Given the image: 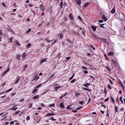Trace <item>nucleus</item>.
Wrapping results in <instances>:
<instances>
[{"label":"nucleus","instance_id":"24","mask_svg":"<svg viewBox=\"0 0 125 125\" xmlns=\"http://www.w3.org/2000/svg\"><path fill=\"white\" fill-rule=\"evenodd\" d=\"M61 53L59 52L57 55V56L58 57V58L59 59L61 57Z\"/></svg>","mask_w":125,"mask_h":125},{"label":"nucleus","instance_id":"60","mask_svg":"<svg viewBox=\"0 0 125 125\" xmlns=\"http://www.w3.org/2000/svg\"><path fill=\"white\" fill-rule=\"evenodd\" d=\"M85 31V30L84 29H83L82 31V32L83 34V35L84 36V32Z\"/></svg>","mask_w":125,"mask_h":125},{"label":"nucleus","instance_id":"34","mask_svg":"<svg viewBox=\"0 0 125 125\" xmlns=\"http://www.w3.org/2000/svg\"><path fill=\"white\" fill-rule=\"evenodd\" d=\"M12 88H10V89H9V90H7V91L5 92V93H7V92H10V91H11V90H12Z\"/></svg>","mask_w":125,"mask_h":125},{"label":"nucleus","instance_id":"20","mask_svg":"<svg viewBox=\"0 0 125 125\" xmlns=\"http://www.w3.org/2000/svg\"><path fill=\"white\" fill-rule=\"evenodd\" d=\"M31 46V44L30 43H29L27 45L26 48H30Z\"/></svg>","mask_w":125,"mask_h":125},{"label":"nucleus","instance_id":"27","mask_svg":"<svg viewBox=\"0 0 125 125\" xmlns=\"http://www.w3.org/2000/svg\"><path fill=\"white\" fill-rule=\"evenodd\" d=\"M89 85V83H87L86 84H83V86L85 87H87L88 85Z\"/></svg>","mask_w":125,"mask_h":125},{"label":"nucleus","instance_id":"54","mask_svg":"<svg viewBox=\"0 0 125 125\" xmlns=\"http://www.w3.org/2000/svg\"><path fill=\"white\" fill-rule=\"evenodd\" d=\"M32 104H31L29 105V108L32 107Z\"/></svg>","mask_w":125,"mask_h":125},{"label":"nucleus","instance_id":"35","mask_svg":"<svg viewBox=\"0 0 125 125\" xmlns=\"http://www.w3.org/2000/svg\"><path fill=\"white\" fill-rule=\"evenodd\" d=\"M83 89L84 90H87V91H91L90 90H89L88 89H87V88H83Z\"/></svg>","mask_w":125,"mask_h":125},{"label":"nucleus","instance_id":"19","mask_svg":"<svg viewBox=\"0 0 125 125\" xmlns=\"http://www.w3.org/2000/svg\"><path fill=\"white\" fill-rule=\"evenodd\" d=\"M47 59V58H45L43 59L41 61L40 63H42L43 62H45L46 61V60Z\"/></svg>","mask_w":125,"mask_h":125},{"label":"nucleus","instance_id":"47","mask_svg":"<svg viewBox=\"0 0 125 125\" xmlns=\"http://www.w3.org/2000/svg\"><path fill=\"white\" fill-rule=\"evenodd\" d=\"M83 103V101H80L79 103L81 104H82Z\"/></svg>","mask_w":125,"mask_h":125},{"label":"nucleus","instance_id":"31","mask_svg":"<svg viewBox=\"0 0 125 125\" xmlns=\"http://www.w3.org/2000/svg\"><path fill=\"white\" fill-rule=\"evenodd\" d=\"M71 58L70 57H66V61H67L69 60Z\"/></svg>","mask_w":125,"mask_h":125},{"label":"nucleus","instance_id":"61","mask_svg":"<svg viewBox=\"0 0 125 125\" xmlns=\"http://www.w3.org/2000/svg\"><path fill=\"white\" fill-rule=\"evenodd\" d=\"M2 35V31H0V36H1Z\"/></svg>","mask_w":125,"mask_h":125},{"label":"nucleus","instance_id":"45","mask_svg":"<svg viewBox=\"0 0 125 125\" xmlns=\"http://www.w3.org/2000/svg\"><path fill=\"white\" fill-rule=\"evenodd\" d=\"M31 11L32 12L31 13H32V14L35 15V13L34 11L33 10H31Z\"/></svg>","mask_w":125,"mask_h":125},{"label":"nucleus","instance_id":"2","mask_svg":"<svg viewBox=\"0 0 125 125\" xmlns=\"http://www.w3.org/2000/svg\"><path fill=\"white\" fill-rule=\"evenodd\" d=\"M99 40H101L102 42H103L104 43H106L107 44L108 43V42H107V40L106 39L100 38H99Z\"/></svg>","mask_w":125,"mask_h":125},{"label":"nucleus","instance_id":"57","mask_svg":"<svg viewBox=\"0 0 125 125\" xmlns=\"http://www.w3.org/2000/svg\"><path fill=\"white\" fill-rule=\"evenodd\" d=\"M2 5L4 7H6V6L4 2H3L2 3Z\"/></svg>","mask_w":125,"mask_h":125},{"label":"nucleus","instance_id":"44","mask_svg":"<svg viewBox=\"0 0 125 125\" xmlns=\"http://www.w3.org/2000/svg\"><path fill=\"white\" fill-rule=\"evenodd\" d=\"M13 39V37H11V38H10V42L11 43V42L12 41V40Z\"/></svg>","mask_w":125,"mask_h":125},{"label":"nucleus","instance_id":"18","mask_svg":"<svg viewBox=\"0 0 125 125\" xmlns=\"http://www.w3.org/2000/svg\"><path fill=\"white\" fill-rule=\"evenodd\" d=\"M60 106L62 108H64V106L63 103H61L60 105Z\"/></svg>","mask_w":125,"mask_h":125},{"label":"nucleus","instance_id":"10","mask_svg":"<svg viewBox=\"0 0 125 125\" xmlns=\"http://www.w3.org/2000/svg\"><path fill=\"white\" fill-rule=\"evenodd\" d=\"M69 17L70 19L71 20L74 19V18L71 13H70L69 15Z\"/></svg>","mask_w":125,"mask_h":125},{"label":"nucleus","instance_id":"62","mask_svg":"<svg viewBox=\"0 0 125 125\" xmlns=\"http://www.w3.org/2000/svg\"><path fill=\"white\" fill-rule=\"evenodd\" d=\"M10 70V68H8L7 69L6 71H5L7 73V72H8Z\"/></svg>","mask_w":125,"mask_h":125},{"label":"nucleus","instance_id":"11","mask_svg":"<svg viewBox=\"0 0 125 125\" xmlns=\"http://www.w3.org/2000/svg\"><path fill=\"white\" fill-rule=\"evenodd\" d=\"M91 27L92 30H93L94 31V32L95 31L96 28L95 26H92Z\"/></svg>","mask_w":125,"mask_h":125},{"label":"nucleus","instance_id":"53","mask_svg":"<svg viewBox=\"0 0 125 125\" xmlns=\"http://www.w3.org/2000/svg\"><path fill=\"white\" fill-rule=\"evenodd\" d=\"M98 22L100 23H103V21L102 20H100L98 21Z\"/></svg>","mask_w":125,"mask_h":125},{"label":"nucleus","instance_id":"52","mask_svg":"<svg viewBox=\"0 0 125 125\" xmlns=\"http://www.w3.org/2000/svg\"><path fill=\"white\" fill-rule=\"evenodd\" d=\"M109 99V98H106V99H105L104 100V101H106H106H108V100Z\"/></svg>","mask_w":125,"mask_h":125},{"label":"nucleus","instance_id":"25","mask_svg":"<svg viewBox=\"0 0 125 125\" xmlns=\"http://www.w3.org/2000/svg\"><path fill=\"white\" fill-rule=\"evenodd\" d=\"M39 97V95H37L33 97V99H36L38 98Z\"/></svg>","mask_w":125,"mask_h":125},{"label":"nucleus","instance_id":"3","mask_svg":"<svg viewBox=\"0 0 125 125\" xmlns=\"http://www.w3.org/2000/svg\"><path fill=\"white\" fill-rule=\"evenodd\" d=\"M92 34V37L93 38L97 40H99V38H100V37H97L95 35H94L93 33Z\"/></svg>","mask_w":125,"mask_h":125},{"label":"nucleus","instance_id":"64","mask_svg":"<svg viewBox=\"0 0 125 125\" xmlns=\"http://www.w3.org/2000/svg\"><path fill=\"white\" fill-rule=\"evenodd\" d=\"M14 122L13 121L11 122L10 123V124L11 125H13L14 124Z\"/></svg>","mask_w":125,"mask_h":125},{"label":"nucleus","instance_id":"37","mask_svg":"<svg viewBox=\"0 0 125 125\" xmlns=\"http://www.w3.org/2000/svg\"><path fill=\"white\" fill-rule=\"evenodd\" d=\"M112 62L114 64H116V62L114 60H112Z\"/></svg>","mask_w":125,"mask_h":125},{"label":"nucleus","instance_id":"16","mask_svg":"<svg viewBox=\"0 0 125 125\" xmlns=\"http://www.w3.org/2000/svg\"><path fill=\"white\" fill-rule=\"evenodd\" d=\"M62 5H63V3L62 2V0L59 5V6L60 7V9H61L62 8Z\"/></svg>","mask_w":125,"mask_h":125},{"label":"nucleus","instance_id":"36","mask_svg":"<svg viewBox=\"0 0 125 125\" xmlns=\"http://www.w3.org/2000/svg\"><path fill=\"white\" fill-rule=\"evenodd\" d=\"M107 87L108 88L110 89H112V87H111V86H110V85L109 84H108V86H107Z\"/></svg>","mask_w":125,"mask_h":125},{"label":"nucleus","instance_id":"9","mask_svg":"<svg viewBox=\"0 0 125 125\" xmlns=\"http://www.w3.org/2000/svg\"><path fill=\"white\" fill-rule=\"evenodd\" d=\"M81 0H74L75 1L78 5H80L81 4Z\"/></svg>","mask_w":125,"mask_h":125},{"label":"nucleus","instance_id":"40","mask_svg":"<svg viewBox=\"0 0 125 125\" xmlns=\"http://www.w3.org/2000/svg\"><path fill=\"white\" fill-rule=\"evenodd\" d=\"M37 89H36V88L32 92V93H35L37 91Z\"/></svg>","mask_w":125,"mask_h":125},{"label":"nucleus","instance_id":"8","mask_svg":"<svg viewBox=\"0 0 125 125\" xmlns=\"http://www.w3.org/2000/svg\"><path fill=\"white\" fill-rule=\"evenodd\" d=\"M20 76H19L15 80V84L17 83H18L20 79Z\"/></svg>","mask_w":125,"mask_h":125},{"label":"nucleus","instance_id":"13","mask_svg":"<svg viewBox=\"0 0 125 125\" xmlns=\"http://www.w3.org/2000/svg\"><path fill=\"white\" fill-rule=\"evenodd\" d=\"M54 115L55 114H54L48 113L46 115L47 116H51L52 115Z\"/></svg>","mask_w":125,"mask_h":125},{"label":"nucleus","instance_id":"14","mask_svg":"<svg viewBox=\"0 0 125 125\" xmlns=\"http://www.w3.org/2000/svg\"><path fill=\"white\" fill-rule=\"evenodd\" d=\"M58 36L61 39H62L63 37V35L61 33H60L58 34Z\"/></svg>","mask_w":125,"mask_h":125},{"label":"nucleus","instance_id":"4","mask_svg":"<svg viewBox=\"0 0 125 125\" xmlns=\"http://www.w3.org/2000/svg\"><path fill=\"white\" fill-rule=\"evenodd\" d=\"M39 78V77H38V75H36L33 77L32 80L33 81L34 80H38Z\"/></svg>","mask_w":125,"mask_h":125},{"label":"nucleus","instance_id":"21","mask_svg":"<svg viewBox=\"0 0 125 125\" xmlns=\"http://www.w3.org/2000/svg\"><path fill=\"white\" fill-rule=\"evenodd\" d=\"M119 83L121 84V86H122L123 88H124V87H125L123 83H122V81H120L119 82Z\"/></svg>","mask_w":125,"mask_h":125},{"label":"nucleus","instance_id":"39","mask_svg":"<svg viewBox=\"0 0 125 125\" xmlns=\"http://www.w3.org/2000/svg\"><path fill=\"white\" fill-rule=\"evenodd\" d=\"M48 90H46V91H45L42 94H44L45 93H47L48 92Z\"/></svg>","mask_w":125,"mask_h":125},{"label":"nucleus","instance_id":"33","mask_svg":"<svg viewBox=\"0 0 125 125\" xmlns=\"http://www.w3.org/2000/svg\"><path fill=\"white\" fill-rule=\"evenodd\" d=\"M75 75V74H73V75L70 78H69V79L70 80H71L73 78V77L74 76V75Z\"/></svg>","mask_w":125,"mask_h":125},{"label":"nucleus","instance_id":"22","mask_svg":"<svg viewBox=\"0 0 125 125\" xmlns=\"http://www.w3.org/2000/svg\"><path fill=\"white\" fill-rule=\"evenodd\" d=\"M111 100L112 102L113 103H115V100H114V98L112 96H111Z\"/></svg>","mask_w":125,"mask_h":125},{"label":"nucleus","instance_id":"6","mask_svg":"<svg viewBox=\"0 0 125 125\" xmlns=\"http://www.w3.org/2000/svg\"><path fill=\"white\" fill-rule=\"evenodd\" d=\"M102 18L104 21H106L107 20V18L106 17V16L104 14H103L102 16Z\"/></svg>","mask_w":125,"mask_h":125},{"label":"nucleus","instance_id":"26","mask_svg":"<svg viewBox=\"0 0 125 125\" xmlns=\"http://www.w3.org/2000/svg\"><path fill=\"white\" fill-rule=\"evenodd\" d=\"M90 4V3L89 2H87V3H85L84 5V7H85L89 5Z\"/></svg>","mask_w":125,"mask_h":125},{"label":"nucleus","instance_id":"32","mask_svg":"<svg viewBox=\"0 0 125 125\" xmlns=\"http://www.w3.org/2000/svg\"><path fill=\"white\" fill-rule=\"evenodd\" d=\"M104 24H102L101 25H100L99 26L101 28H105V27L103 26L104 25Z\"/></svg>","mask_w":125,"mask_h":125},{"label":"nucleus","instance_id":"17","mask_svg":"<svg viewBox=\"0 0 125 125\" xmlns=\"http://www.w3.org/2000/svg\"><path fill=\"white\" fill-rule=\"evenodd\" d=\"M55 104H49L48 105V107H55Z\"/></svg>","mask_w":125,"mask_h":125},{"label":"nucleus","instance_id":"5","mask_svg":"<svg viewBox=\"0 0 125 125\" xmlns=\"http://www.w3.org/2000/svg\"><path fill=\"white\" fill-rule=\"evenodd\" d=\"M40 9L42 11H43L45 10V7L42 4H41L40 5Z\"/></svg>","mask_w":125,"mask_h":125},{"label":"nucleus","instance_id":"56","mask_svg":"<svg viewBox=\"0 0 125 125\" xmlns=\"http://www.w3.org/2000/svg\"><path fill=\"white\" fill-rule=\"evenodd\" d=\"M82 107H79L78 108L76 109V110H79L80 109H81L82 108Z\"/></svg>","mask_w":125,"mask_h":125},{"label":"nucleus","instance_id":"30","mask_svg":"<svg viewBox=\"0 0 125 125\" xmlns=\"http://www.w3.org/2000/svg\"><path fill=\"white\" fill-rule=\"evenodd\" d=\"M21 55H19V54H18L17 56V59L18 60H20V57Z\"/></svg>","mask_w":125,"mask_h":125},{"label":"nucleus","instance_id":"38","mask_svg":"<svg viewBox=\"0 0 125 125\" xmlns=\"http://www.w3.org/2000/svg\"><path fill=\"white\" fill-rule=\"evenodd\" d=\"M27 65H24L23 67V68L24 69H25L27 67Z\"/></svg>","mask_w":125,"mask_h":125},{"label":"nucleus","instance_id":"7","mask_svg":"<svg viewBox=\"0 0 125 125\" xmlns=\"http://www.w3.org/2000/svg\"><path fill=\"white\" fill-rule=\"evenodd\" d=\"M115 7H114L112 9V10H111L110 12L111 13L113 14L115 13Z\"/></svg>","mask_w":125,"mask_h":125},{"label":"nucleus","instance_id":"15","mask_svg":"<svg viewBox=\"0 0 125 125\" xmlns=\"http://www.w3.org/2000/svg\"><path fill=\"white\" fill-rule=\"evenodd\" d=\"M114 54V53L112 52H110L108 54V55L109 56H112Z\"/></svg>","mask_w":125,"mask_h":125},{"label":"nucleus","instance_id":"46","mask_svg":"<svg viewBox=\"0 0 125 125\" xmlns=\"http://www.w3.org/2000/svg\"><path fill=\"white\" fill-rule=\"evenodd\" d=\"M78 18L81 21H82V20L81 18V17L79 16H78Z\"/></svg>","mask_w":125,"mask_h":125},{"label":"nucleus","instance_id":"1","mask_svg":"<svg viewBox=\"0 0 125 125\" xmlns=\"http://www.w3.org/2000/svg\"><path fill=\"white\" fill-rule=\"evenodd\" d=\"M81 67H82V69L83 70H84L83 71L84 73L86 74L88 73V72L87 71V69L86 67L83 66H82Z\"/></svg>","mask_w":125,"mask_h":125},{"label":"nucleus","instance_id":"29","mask_svg":"<svg viewBox=\"0 0 125 125\" xmlns=\"http://www.w3.org/2000/svg\"><path fill=\"white\" fill-rule=\"evenodd\" d=\"M68 42L70 44H71L72 42L71 41L70 39H68L67 40Z\"/></svg>","mask_w":125,"mask_h":125},{"label":"nucleus","instance_id":"23","mask_svg":"<svg viewBox=\"0 0 125 125\" xmlns=\"http://www.w3.org/2000/svg\"><path fill=\"white\" fill-rule=\"evenodd\" d=\"M118 108V107L117 106L115 105V112H117V109Z\"/></svg>","mask_w":125,"mask_h":125},{"label":"nucleus","instance_id":"49","mask_svg":"<svg viewBox=\"0 0 125 125\" xmlns=\"http://www.w3.org/2000/svg\"><path fill=\"white\" fill-rule=\"evenodd\" d=\"M80 95L79 93H75V96H78Z\"/></svg>","mask_w":125,"mask_h":125},{"label":"nucleus","instance_id":"59","mask_svg":"<svg viewBox=\"0 0 125 125\" xmlns=\"http://www.w3.org/2000/svg\"><path fill=\"white\" fill-rule=\"evenodd\" d=\"M30 117L29 116H28L27 117V121H28V120H30Z\"/></svg>","mask_w":125,"mask_h":125},{"label":"nucleus","instance_id":"58","mask_svg":"<svg viewBox=\"0 0 125 125\" xmlns=\"http://www.w3.org/2000/svg\"><path fill=\"white\" fill-rule=\"evenodd\" d=\"M7 72L5 71L3 73L2 75V76H4L5 75L6 73Z\"/></svg>","mask_w":125,"mask_h":125},{"label":"nucleus","instance_id":"28","mask_svg":"<svg viewBox=\"0 0 125 125\" xmlns=\"http://www.w3.org/2000/svg\"><path fill=\"white\" fill-rule=\"evenodd\" d=\"M45 40L47 42H50L51 41H50L49 40H48V39H47V38H45Z\"/></svg>","mask_w":125,"mask_h":125},{"label":"nucleus","instance_id":"63","mask_svg":"<svg viewBox=\"0 0 125 125\" xmlns=\"http://www.w3.org/2000/svg\"><path fill=\"white\" fill-rule=\"evenodd\" d=\"M31 29H29L27 31V33L31 31Z\"/></svg>","mask_w":125,"mask_h":125},{"label":"nucleus","instance_id":"12","mask_svg":"<svg viewBox=\"0 0 125 125\" xmlns=\"http://www.w3.org/2000/svg\"><path fill=\"white\" fill-rule=\"evenodd\" d=\"M61 87L60 86H56L54 88V90L55 91H56L58 89H60Z\"/></svg>","mask_w":125,"mask_h":125},{"label":"nucleus","instance_id":"50","mask_svg":"<svg viewBox=\"0 0 125 125\" xmlns=\"http://www.w3.org/2000/svg\"><path fill=\"white\" fill-rule=\"evenodd\" d=\"M75 80H76L75 79H74L73 80L71 81V83H73L75 81Z\"/></svg>","mask_w":125,"mask_h":125},{"label":"nucleus","instance_id":"42","mask_svg":"<svg viewBox=\"0 0 125 125\" xmlns=\"http://www.w3.org/2000/svg\"><path fill=\"white\" fill-rule=\"evenodd\" d=\"M90 47L91 49H93V50H95V48L93 47L92 45H90Z\"/></svg>","mask_w":125,"mask_h":125},{"label":"nucleus","instance_id":"43","mask_svg":"<svg viewBox=\"0 0 125 125\" xmlns=\"http://www.w3.org/2000/svg\"><path fill=\"white\" fill-rule=\"evenodd\" d=\"M26 56V55H25V53H23V55H22V57H23V58H24Z\"/></svg>","mask_w":125,"mask_h":125},{"label":"nucleus","instance_id":"55","mask_svg":"<svg viewBox=\"0 0 125 125\" xmlns=\"http://www.w3.org/2000/svg\"><path fill=\"white\" fill-rule=\"evenodd\" d=\"M17 109V107H15L14 108H13L12 109L13 110H15L16 109Z\"/></svg>","mask_w":125,"mask_h":125},{"label":"nucleus","instance_id":"48","mask_svg":"<svg viewBox=\"0 0 125 125\" xmlns=\"http://www.w3.org/2000/svg\"><path fill=\"white\" fill-rule=\"evenodd\" d=\"M16 44L17 45H20V44L17 41H16Z\"/></svg>","mask_w":125,"mask_h":125},{"label":"nucleus","instance_id":"41","mask_svg":"<svg viewBox=\"0 0 125 125\" xmlns=\"http://www.w3.org/2000/svg\"><path fill=\"white\" fill-rule=\"evenodd\" d=\"M71 106V105H70L69 106H67V109H71L72 108L70 107Z\"/></svg>","mask_w":125,"mask_h":125},{"label":"nucleus","instance_id":"51","mask_svg":"<svg viewBox=\"0 0 125 125\" xmlns=\"http://www.w3.org/2000/svg\"><path fill=\"white\" fill-rule=\"evenodd\" d=\"M51 119L52 120V121H56V119H54L52 118V117L51 118Z\"/></svg>","mask_w":125,"mask_h":125}]
</instances>
